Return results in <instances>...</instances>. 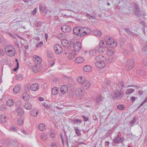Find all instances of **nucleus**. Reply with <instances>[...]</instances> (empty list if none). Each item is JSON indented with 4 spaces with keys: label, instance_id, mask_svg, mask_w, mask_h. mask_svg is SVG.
<instances>
[{
    "label": "nucleus",
    "instance_id": "obj_44",
    "mask_svg": "<svg viewBox=\"0 0 147 147\" xmlns=\"http://www.w3.org/2000/svg\"><path fill=\"white\" fill-rule=\"evenodd\" d=\"M117 108L119 109L122 110L125 108V107L124 105H120L117 106Z\"/></svg>",
    "mask_w": 147,
    "mask_h": 147
},
{
    "label": "nucleus",
    "instance_id": "obj_7",
    "mask_svg": "<svg viewBox=\"0 0 147 147\" xmlns=\"http://www.w3.org/2000/svg\"><path fill=\"white\" fill-rule=\"evenodd\" d=\"M106 43L112 47H114L116 46L117 43L112 38L108 39L106 42Z\"/></svg>",
    "mask_w": 147,
    "mask_h": 147
},
{
    "label": "nucleus",
    "instance_id": "obj_48",
    "mask_svg": "<svg viewBox=\"0 0 147 147\" xmlns=\"http://www.w3.org/2000/svg\"><path fill=\"white\" fill-rule=\"evenodd\" d=\"M125 30L127 32V34H130V33L133 34V33L131 31H130V29L128 28H124Z\"/></svg>",
    "mask_w": 147,
    "mask_h": 147
},
{
    "label": "nucleus",
    "instance_id": "obj_63",
    "mask_svg": "<svg viewBox=\"0 0 147 147\" xmlns=\"http://www.w3.org/2000/svg\"><path fill=\"white\" fill-rule=\"evenodd\" d=\"M143 91L140 90H138V94L141 95L143 94Z\"/></svg>",
    "mask_w": 147,
    "mask_h": 147
},
{
    "label": "nucleus",
    "instance_id": "obj_53",
    "mask_svg": "<svg viewBox=\"0 0 147 147\" xmlns=\"http://www.w3.org/2000/svg\"><path fill=\"white\" fill-rule=\"evenodd\" d=\"M10 129L11 130L14 131H16V129L15 127L14 126H11L10 127Z\"/></svg>",
    "mask_w": 147,
    "mask_h": 147
},
{
    "label": "nucleus",
    "instance_id": "obj_61",
    "mask_svg": "<svg viewBox=\"0 0 147 147\" xmlns=\"http://www.w3.org/2000/svg\"><path fill=\"white\" fill-rule=\"evenodd\" d=\"M82 117L84 120V121H87L88 120V118L87 117H86L84 115H82Z\"/></svg>",
    "mask_w": 147,
    "mask_h": 147
},
{
    "label": "nucleus",
    "instance_id": "obj_3",
    "mask_svg": "<svg viewBox=\"0 0 147 147\" xmlns=\"http://www.w3.org/2000/svg\"><path fill=\"white\" fill-rule=\"evenodd\" d=\"M134 65V61L133 59H129L127 61L125 66V70L129 71L131 70Z\"/></svg>",
    "mask_w": 147,
    "mask_h": 147
},
{
    "label": "nucleus",
    "instance_id": "obj_28",
    "mask_svg": "<svg viewBox=\"0 0 147 147\" xmlns=\"http://www.w3.org/2000/svg\"><path fill=\"white\" fill-rule=\"evenodd\" d=\"M38 128L40 131L44 130L45 129V125L43 123L39 124L38 125Z\"/></svg>",
    "mask_w": 147,
    "mask_h": 147
},
{
    "label": "nucleus",
    "instance_id": "obj_40",
    "mask_svg": "<svg viewBox=\"0 0 147 147\" xmlns=\"http://www.w3.org/2000/svg\"><path fill=\"white\" fill-rule=\"evenodd\" d=\"M114 53V49H112L110 50H108L107 51V54L109 56L112 55Z\"/></svg>",
    "mask_w": 147,
    "mask_h": 147
},
{
    "label": "nucleus",
    "instance_id": "obj_31",
    "mask_svg": "<svg viewBox=\"0 0 147 147\" xmlns=\"http://www.w3.org/2000/svg\"><path fill=\"white\" fill-rule=\"evenodd\" d=\"M84 59L81 57H77L75 60V62L76 63H81L83 62Z\"/></svg>",
    "mask_w": 147,
    "mask_h": 147
},
{
    "label": "nucleus",
    "instance_id": "obj_29",
    "mask_svg": "<svg viewBox=\"0 0 147 147\" xmlns=\"http://www.w3.org/2000/svg\"><path fill=\"white\" fill-rule=\"evenodd\" d=\"M14 102L12 99H9L7 102V105L9 107H11L13 105Z\"/></svg>",
    "mask_w": 147,
    "mask_h": 147
},
{
    "label": "nucleus",
    "instance_id": "obj_36",
    "mask_svg": "<svg viewBox=\"0 0 147 147\" xmlns=\"http://www.w3.org/2000/svg\"><path fill=\"white\" fill-rule=\"evenodd\" d=\"M74 130L78 136H80L81 135L80 130L79 129L78 127H74Z\"/></svg>",
    "mask_w": 147,
    "mask_h": 147
},
{
    "label": "nucleus",
    "instance_id": "obj_23",
    "mask_svg": "<svg viewBox=\"0 0 147 147\" xmlns=\"http://www.w3.org/2000/svg\"><path fill=\"white\" fill-rule=\"evenodd\" d=\"M16 112L19 116H22L24 114V112L22 108L20 107H18L16 109Z\"/></svg>",
    "mask_w": 147,
    "mask_h": 147
},
{
    "label": "nucleus",
    "instance_id": "obj_43",
    "mask_svg": "<svg viewBox=\"0 0 147 147\" xmlns=\"http://www.w3.org/2000/svg\"><path fill=\"white\" fill-rule=\"evenodd\" d=\"M24 123V120L23 119L21 118H19L18 120V123L19 125H21Z\"/></svg>",
    "mask_w": 147,
    "mask_h": 147
},
{
    "label": "nucleus",
    "instance_id": "obj_12",
    "mask_svg": "<svg viewBox=\"0 0 147 147\" xmlns=\"http://www.w3.org/2000/svg\"><path fill=\"white\" fill-rule=\"evenodd\" d=\"M61 29L63 32L68 33L71 31V28L69 26L64 25L62 26Z\"/></svg>",
    "mask_w": 147,
    "mask_h": 147
},
{
    "label": "nucleus",
    "instance_id": "obj_16",
    "mask_svg": "<svg viewBox=\"0 0 147 147\" xmlns=\"http://www.w3.org/2000/svg\"><path fill=\"white\" fill-rule=\"evenodd\" d=\"M124 82L122 81L119 82L117 84L116 90H122L124 87Z\"/></svg>",
    "mask_w": 147,
    "mask_h": 147
},
{
    "label": "nucleus",
    "instance_id": "obj_1",
    "mask_svg": "<svg viewBox=\"0 0 147 147\" xmlns=\"http://www.w3.org/2000/svg\"><path fill=\"white\" fill-rule=\"evenodd\" d=\"M106 58L105 57L101 55H99L95 58L96 62L95 63V66L99 68H103L106 66L104 61Z\"/></svg>",
    "mask_w": 147,
    "mask_h": 147
},
{
    "label": "nucleus",
    "instance_id": "obj_20",
    "mask_svg": "<svg viewBox=\"0 0 147 147\" xmlns=\"http://www.w3.org/2000/svg\"><path fill=\"white\" fill-rule=\"evenodd\" d=\"M23 107L27 110H30L32 108V105L29 102H25L23 105Z\"/></svg>",
    "mask_w": 147,
    "mask_h": 147
},
{
    "label": "nucleus",
    "instance_id": "obj_56",
    "mask_svg": "<svg viewBox=\"0 0 147 147\" xmlns=\"http://www.w3.org/2000/svg\"><path fill=\"white\" fill-rule=\"evenodd\" d=\"M37 9L36 8L34 9V10L31 12V14L32 15H34L36 14Z\"/></svg>",
    "mask_w": 147,
    "mask_h": 147
},
{
    "label": "nucleus",
    "instance_id": "obj_50",
    "mask_svg": "<svg viewBox=\"0 0 147 147\" xmlns=\"http://www.w3.org/2000/svg\"><path fill=\"white\" fill-rule=\"evenodd\" d=\"M142 63L145 66H147V59L144 58L142 60Z\"/></svg>",
    "mask_w": 147,
    "mask_h": 147
},
{
    "label": "nucleus",
    "instance_id": "obj_25",
    "mask_svg": "<svg viewBox=\"0 0 147 147\" xmlns=\"http://www.w3.org/2000/svg\"><path fill=\"white\" fill-rule=\"evenodd\" d=\"M76 53L74 51H72L71 53H69L67 56L69 59H71L74 58L75 57Z\"/></svg>",
    "mask_w": 147,
    "mask_h": 147
},
{
    "label": "nucleus",
    "instance_id": "obj_26",
    "mask_svg": "<svg viewBox=\"0 0 147 147\" xmlns=\"http://www.w3.org/2000/svg\"><path fill=\"white\" fill-rule=\"evenodd\" d=\"M59 88L57 87H54L52 90V93L53 95H57L59 92Z\"/></svg>",
    "mask_w": 147,
    "mask_h": 147
},
{
    "label": "nucleus",
    "instance_id": "obj_6",
    "mask_svg": "<svg viewBox=\"0 0 147 147\" xmlns=\"http://www.w3.org/2000/svg\"><path fill=\"white\" fill-rule=\"evenodd\" d=\"M56 54L58 55L61 54L63 51V49L61 45L58 44L55 45L54 47Z\"/></svg>",
    "mask_w": 147,
    "mask_h": 147
},
{
    "label": "nucleus",
    "instance_id": "obj_64",
    "mask_svg": "<svg viewBox=\"0 0 147 147\" xmlns=\"http://www.w3.org/2000/svg\"><path fill=\"white\" fill-rule=\"evenodd\" d=\"M143 50L145 52L147 51V45L146 46H145L144 47Z\"/></svg>",
    "mask_w": 147,
    "mask_h": 147
},
{
    "label": "nucleus",
    "instance_id": "obj_27",
    "mask_svg": "<svg viewBox=\"0 0 147 147\" xmlns=\"http://www.w3.org/2000/svg\"><path fill=\"white\" fill-rule=\"evenodd\" d=\"M84 84H85V86L84 85V88L85 89H87L89 88L90 85V82L87 81L86 80V81L84 82Z\"/></svg>",
    "mask_w": 147,
    "mask_h": 147
},
{
    "label": "nucleus",
    "instance_id": "obj_4",
    "mask_svg": "<svg viewBox=\"0 0 147 147\" xmlns=\"http://www.w3.org/2000/svg\"><path fill=\"white\" fill-rule=\"evenodd\" d=\"M81 33L80 36H83L87 35L91 32V30L90 29L87 27H81Z\"/></svg>",
    "mask_w": 147,
    "mask_h": 147
},
{
    "label": "nucleus",
    "instance_id": "obj_9",
    "mask_svg": "<svg viewBox=\"0 0 147 147\" xmlns=\"http://www.w3.org/2000/svg\"><path fill=\"white\" fill-rule=\"evenodd\" d=\"M81 27L78 26L76 27L73 29V32L74 34L76 35L80 36Z\"/></svg>",
    "mask_w": 147,
    "mask_h": 147
},
{
    "label": "nucleus",
    "instance_id": "obj_22",
    "mask_svg": "<svg viewBox=\"0 0 147 147\" xmlns=\"http://www.w3.org/2000/svg\"><path fill=\"white\" fill-rule=\"evenodd\" d=\"M21 89V86L19 84L16 85L13 89V92L14 94H16L19 92Z\"/></svg>",
    "mask_w": 147,
    "mask_h": 147
},
{
    "label": "nucleus",
    "instance_id": "obj_24",
    "mask_svg": "<svg viewBox=\"0 0 147 147\" xmlns=\"http://www.w3.org/2000/svg\"><path fill=\"white\" fill-rule=\"evenodd\" d=\"M72 121L74 124L80 125L82 121L81 120L75 118L73 119Z\"/></svg>",
    "mask_w": 147,
    "mask_h": 147
},
{
    "label": "nucleus",
    "instance_id": "obj_54",
    "mask_svg": "<svg viewBox=\"0 0 147 147\" xmlns=\"http://www.w3.org/2000/svg\"><path fill=\"white\" fill-rule=\"evenodd\" d=\"M39 10L41 12L43 11V5L42 3H40L39 4Z\"/></svg>",
    "mask_w": 147,
    "mask_h": 147
},
{
    "label": "nucleus",
    "instance_id": "obj_59",
    "mask_svg": "<svg viewBox=\"0 0 147 147\" xmlns=\"http://www.w3.org/2000/svg\"><path fill=\"white\" fill-rule=\"evenodd\" d=\"M136 99H137V98L134 96H131L130 98V100L132 101L133 102H134Z\"/></svg>",
    "mask_w": 147,
    "mask_h": 147
},
{
    "label": "nucleus",
    "instance_id": "obj_46",
    "mask_svg": "<svg viewBox=\"0 0 147 147\" xmlns=\"http://www.w3.org/2000/svg\"><path fill=\"white\" fill-rule=\"evenodd\" d=\"M32 69L34 73H36L38 71L36 65L33 66L32 67Z\"/></svg>",
    "mask_w": 147,
    "mask_h": 147
},
{
    "label": "nucleus",
    "instance_id": "obj_21",
    "mask_svg": "<svg viewBox=\"0 0 147 147\" xmlns=\"http://www.w3.org/2000/svg\"><path fill=\"white\" fill-rule=\"evenodd\" d=\"M124 138L123 137H118L115 139L113 140V142L116 144H118L123 142Z\"/></svg>",
    "mask_w": 147,
    "mask_h": 147
},
{
    "label": "nucleus",
    "instance_id": "obj_33",
    "mask_svg": "<svg viewBox=\"0 0 147 147\" xmlns=\"http://www.w3.org/2000/svg\"><path fill=\"white\" fill-rule=\"evenodd\" d=\"M61 43L65 47H67L68 45V41L66 39H63L61 41Z\"/></svg>",
    "mask_w": 147,
    "mask_h": 147
},
{
    "label": "nucleus",
    "instance_id": "obj_62",
    "mask_svg": "<svg viewBox=\"0 0 147 147\" xmlns=\"http://www.w3.org/2000/svg\"><path fill=\"white\" fill-rule=\"evenodd\" d=\"M41 22H38L35 23V25L36 26L38 27L40 26L41 25Z\"/></svg>",
    "mask_w": 147,
    "mask_h": 147
},
{
    "label": "nucleus",
    "instance_id": "obj_15",
    "mask_svg": "<svg viewBox=\"0 0 147 147\" xmlns=\"http://www.w3.org/2000/svg\"><path fill=\"white\" fill-rule=\"evenodd\" d=\"M86 80L84 76H80L78 77L77 78L78 82L80 84L83 85L84 82Z\"/></svg>",
    "mask_w": 147,
    "mask_h": 147
},
{
    "label": "nucleus",
    "instance_id": "obj_38",
    "mask_svg": "<svg viewBox=\"0 0 147 147\" xmlns=\"http://www.w3.org/2000/svg\"><path fill=\"white\" fill-rule=\"evenodd\" d=\"M134 91V89L132 88L127 89L125 92V93L128 95L131 94Z\"/></svg>",
    "mask_w": 147,
    "mask_h": 147
},
{
    "label": "nucleus",
    "instance_id": "obj_18",
    "mask_svg": "<svg viewBox=\"0 0 147 147\" xmlns=\"http://www.w3.org/2000/svg\"><path fill=\"white\" fill-rule=\"evenodd\" d=\"M68 89L67 87L65 85L61 86L60 88L61 92L63 94L66 93L68 92Z\"/></svg>",
    "mask_w": 147,
    "mask_h": 147
},
{
    "label": "nucleus",
    "instance_id": "obj_57",
    "mask_svg": "<svg viewBox=\"0 0 147 147\" xmlns=\"http://www.w3.org/2000/svg\"><path fill=\"white\" fill-rule=\"evenodd\" d=\"M60 138H61V140H62V144H64V140H63V137L62 136L63 135L61 134H60Z\"/></svg>",
    "mask_w": 147,
    "mask_h": 147
},
{
    "label": "nucleus",
    "instance_id": "obj_52",
    "mask_svg": "<svg viewBox=\"0 0 147 147\" xmlns=\"http://www.w3.org/2000/svg\"><path fill=\"white\" fill-rule=\"evenodd\" d=\"M43 44L42 41H41L40 42L38 43L36 45V47L37 48L40 47Z\"/></svg>",
    "mask_w": 147,
    "mask_h": 147
},
{
    "label": "nucleus",
    "instance_id": "obj_34",
    "mask_svg": "<svg viewBox=\"0 0 147 147\" xmlns=\"http://www.w3.org/2000/svg\"><path fill=\"white\" fill-rule=\"evenodd\" d=\"M84 71L86 72H88L91 70V68L89 65H86L83 68Z\"/></svg>",
    "mask_w": 147,
    "mask_h": 147
},
{
    "label": "nucleus",
    "instance_id": "obj_47",
    "mask_svg": "<svg viewBox=\"0 0 147 147\" xmlns=\"http://www.w3.org/2000/svg\"><path fill=\"white\" fill-rule=\"evenodd\" d=\"M136 118L134 117L132 120L130 121V124L132 126H133V124L135 123L136 121Z\"/></svg>",
    "mask_w": 147,
    "mask_h": 147
},
{
    "label": "nucleus",
    "instance_id": "obj_19",
    "mask_svg": "<svg viewBox=\"0 0 147 147\" xmlns=\"http://www.w3.org/2000/svg\"><path fill=\"white\" fill-rule=\"evenodd\" d=\"M7 120V119L5 116L4 115H0V123H4Z\"/></svg>",
    "mask_w": 147,
    "mask_h": 147
},
{
    "label": "nucleus",
    "instance_id": "obj_58",
    "mask_svg": "<svg viewBox=\"0 0 147 147\" xmlns=\"http://www.w3.org/2000/svg\"><path fill=\"white\" fill-rule=\"evenodd\" d=\"M69 49L67 48H66L65 50V55H67V54H68L69 52Z\"/></svg>",
    "mask_w": 147,
    "mask_h": 147
},
{
    "label": "nucleus",
    "instance_id": "obj_41",
    "mask_svg": "<svg viewBox=\"0 0 147 147\" xmlns=\"http://www.w3.org/2000/svg\"><path fill=\"white\" fill-rule=\"evenodd\" d=\"M99 47H103V48L106 47V45L105 44V42L103 40H101L100 41L99 43Z\"/></svg>",
    "mask_w": 147,
    "mask_h": 147
},
{
    "label": "nucleus",
    "instance_id": "obj_10",
    "mask_svg": "<svg viewBox=\"0 0 147 147\" xmlns=\"http://www.w3.org/2000/svg\"><path fill=\"white\" fill-rule=\"evenodd\" d=\"M76 95L77 97H80L84 94V92L81 88H78L76 90Z\"/></svg>",
    "mask_w": 147,
    "mask_h": 147
},
{
    "label": "nucleus",
    "instance_id": "obj_2",
    "mask_svg": "<svg viewBox=\"0 0 147 147\" xmlns=\"http://www.w3.org/2000/svg\"><path fill=\"white\" fill-rule=\"evenodd\" d=\"M5 51L9 57H13L15 54V48L11 45H7L5 48Z\"/></svg>",
    "mask_w": 147,
    "mask_h": 147
},
{
    "label": "nucleus",
    "instance_id": "obj_8",
    "mask_svg": "<svg viewBox=\"0 0 147 147\" xmlns=\"http://www.w3.org/2000/svg\"><path fill=\"white\" fill-rule=\"evenodd\" d=\"M82 44L80 42H78L74 43V51L76 53L78 52L81 49Z\"/></svg>",
    "mask_w": 147,
    "mask_h": 147
},
{
    "label": "nucleus",
    "instance_id": "obj_55",
    "mask_svg": "<svg viewBox=\"0 0 147 147\" xmlns=\"http://www.w3.org/2000/svg\"><path fill=\"white\" fill-rule=\"evenodd\" d=\"M55 64V61L54 60H52L49 63V65L51 67L53 66Z\"/></svg>",
    "mask_w": 147,
    "mask_h": 147
},
{
    "label": "nucleus",
    "instance_id": "obj_14",
    "mask_svg": "<svg viewBox=\"0 0 147 147\" xmlns=\"http://www.w3.org/2000/svg\"><path fill=\"white\" fill-rule=\"evenodd\" d=\"M134 12L136 16L139 17L141 16V11L138 6L135 5L134 7Z\"/></svg>",
    "mask_w": 147,
    "mask_h": 147
},
{
    "label": "nucleus",
    "instance_id": "obj_49",
    "mask_svg": "<svg viewBox=\"0 0 147 147\" xmlns=\"http://www.w3.org/2000/svg\"><path fill=\"white\" fill-rule=\"evenodd\" d=\"M23 1L24 2L30 5L32 4V0H23Z\"/></svg>",
    "mask_w": 147,
    "mask_h": 147
},
{
    "label": "nucleus",
    "instance_id": "obj_42",
    "mask_svg": "<svg viewBox=\"0 0 147 147\" xmlns=\"http://www.w3.org/2000/svg\"><path fill=\"white\" fill-rule=\"evenodd\" d=\"M31 115L36 116L38 114V111H35V109H32L31 111Z\"/></svg>",
    "mask_w": 147,
    "mask_h": 147
},
{
    "label": "nucleus",
    "instance_id": "obj_35",
    "mask_svg": "<svg viewBox=\"0 0 147 147\" xmlns=\"http://www.w3.org/2000/svg\"><path fill=\"white\" fill-rule=\"evenodd\" d=\"M105 51V48L100 47L96 49V51L100 53H102Z\"/></svg>",
    "mask_w": 147,
    "mask_h": 147
},
{
    "label": "nucleus",
    "instance_id": "obj_30",
    "mask_svg": "<svg viewBox=\"0 0 147 147\" xmlns=\"http://www.w3.org/2000/svg\"><path fill=\"white\" fill-rule=\"evenodd\" d=\"M137 73L141 76H144L146 74L145 71L142 69H140L137 70Z\"/></svg>",
    "mask_w": 147,
    "mask_h": 147
},
{
    "label": "nucleus",
    "instance_id": "obj_51",
    "mask_svg": "<svg viewBox=\"0 0 147 147\" xmlns=\"http://www.w3.org/2000/svg\"><path fill=\"white\" fill-rule=\"evenodd\" d=\"M96 53V51L94 50H92L90 51V55H93Z\"/></svg>",
    "mask_w": 147,
    "mask_h": 147
},
{
    "label": "nucleus",
    "instance_id": "obj_17",
    "mask_svg": "<svg viewBox=\"0 0 147 147\" xmlns=\"http://www.w3.org/2000/svg\"><path fill=\"white\" fill-rule=\"evenodd\" d=\"M39 85L37 83H35L32 84L30 86L31 90L33 91L37 90L39 88Z\"/></svg>",
    "mask_w": 147,
    "mask_h": 147
},
{
    "label": "nucleus",
    "instance_id": "obj_13",
    "mask_svg": "<svg viewBox=\"0 0 147 147\" xmlns=\"http://www.w3.org/2000/svg\"><path fill=\"white\" fill-rule=\"evenodd\" d=\"M102 98L99 95H97L94 99L95 103L99 105L102 104L101 102L102 100Z\"/></svg>",
    "mask_w": 147,
    "mask_h": 147
},
{
    "label": "nucleus",
    "instance_id": "obj_60",
    "mask_svg": "<svg viewBox=\"0 0 147 147\" xmlns=\"http://www.w3.org/2000/svg\"><path fill=\"white\" fill-rule=\"evenodd\" d=\"M86 16L89 19H90L91 18L90 17L95 18L93 16H90L89 14H87L86 15Z\"/></svg>",
    "mask_w": 147,
    "mask_h": 147
},
{
    "label": "nucleus",
    "instance_id": "obj_11",
    "mask_svg": "<svg viewBox=\"0 0 147 147\" xmlns=\"http://www.w3.org/2000/svg\"><path fill=\"white\" fill-rule=\"evenodd\" d=\"M34 62L36 64H40L42 61V60L40 57L36 55H34L33 57Z\"/></svg>",
    "mask_w": 147,
    "mask_h": 147
},
{
    "label": "nucleus",
    "instance_id": "obj_45",
    "mask_svg": "<svg viewBox=\"0 0 147 147\" xmlns=\"http://www.w3.org/2000/svg\"><path fill=\"white\" fill-rule=\"evenodd\" d=\"M0 109L1 111H5L6 110L5 105H2L0 107Z\"/></svg>",
    "mask_w": 147,
    "mask_h": 147
},
{
    "label": "nucleus",
    "instance_id": "obj_37",
    "mask_svg": "<svg viewBox=\"0 0 147 147\" xmlns=\"http://www.w3.org/2000/svg\"><path fill=\"white\" fill-rule=\"evenodd\" d=\"M23 76L22 74H19L16 76V79L17 80H21L23 78Z\"/></svg>",
    "mask_w": 147,
    "mask_h": 147
},
{
    "label": "nucleus",
    "instance_id": "obj_39",
    "mask_svg": "<svg viewBox=\"0 0 147 147\" xmlns=\"http://www.w3.org/2000/svg\"><path fill=\"white\" fill-rule=\"evenodd\" d=\"M29 96L28 94L26 93H24L23 95V98L26 100H29Z\"/></svg>",
    "mask_w": 147,
    "mask_h": 147
},
{
    "label": "nucleus",
    "instance_id": "obj_32",
    "mask_svg": "<svg viewBox=\"0 0 147 147\" xmlns=\"http://www.w3.org/2000/svg\"><path fill=\"white\" fill-rule=\"evenodd\" d=\"M93 33L96 36H100L102 35L101 32L100 31L98 30H94Z\"/></svg>",
    "mask_w": 147,
    "mask_h": 147
},
{
    "label": "nucleus",
    "instance_id": "obj_5",
    "mask_svg": "<svg viewBox=\"0 0 147 147\" xmlns=\"http://www.w3.org/2000/svg\"><path fill=\"white\" fill-rule=\"evenodd\" d=\"M124 94L122 90H117L115 91L113 97L114 98L120 99L124 97Z\"/></svg>",
    "mask_w": 147,
    "mask_h": 147
}]
</instances>
